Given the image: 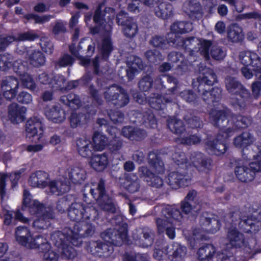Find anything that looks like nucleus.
Listing matches in <instances>:
<instances>
[{"mask_svg": "<svg viewBox=\"0 0 261 261\" xmlns=\"http://www.w3.org/2000/svg\"><path fill=\"white\" fill-rule=\"evenodd\" d=\"M76 146L79 153L84 158L92 156L95 150V148L91 141L86 139H79L76 141Z\"/></svg>", "mask_w": 261, "mask_h": 261, "instance_id": "nucleus-28", "label": "nucleus"}, {"mask_svg": "<svg viewBox=\"0 0 261 261\" xmlns=\"http://www.w3.org/2000/svg\"><path fill=\"white\" fill-rule=\"evenodd\" d=\"M192 175L187 168L179 166L175 171L170 172L168 177L169 185L174 189L187 187L191 183Z\"/></svg>", "mask_w": 261, "mask_h": 261, "instance_id": "nucleus-8", "label": "nucleus"}, {"mask_svg": "<svg viewBox=\"0 0 261 261\" xmlns=\"http://www.w3.org/2000/svg\"><path fill=\"white\" fill-rule=\"evenodd\" d=\"M173 6L169 3H160L155 8V15L163 19H167L173 15Z\"/></svg>", "mask_w": 261, "mask_h": 261, "instance_id": "nucleus-38", "label": "nucleus"}, {"mask_svg": "<svg viewBox=\"0 0 261 261\" xmlns=\"http://www.w3.org/2000/svg\"><path fill=\"white\" fill-rule=\"evenodd\" d=\"M23 169L15 172L14 173H4L0 172V196L2 199H3L6 195V180L9 178L12 182V187L13 188L17 184V181L20 177V175L23 172Z\"/></svg>", "mask_w": 261, "mask_h": 261, "instance_id": "nucleus-26", "label": "nucleus"}, {"mask_svg": "<svg viewBox=\"0 0 261 261\" xmlns=\"http://www.w3.org/2000/svg\"><path fill=\"white\" fill-rule=\"evenodd\" d=\"M184 119L188 127L191 128H201L203 126V122L201 119L191 113L186 114L184 116Z\"/></svg>", "mask_w": 261, "mask_h": 261, "instance_id": "nucleus-52", "label": "nucleus"}, {"mask_svg": "<svg viewBox=\"0 0 261 261\" xmlns=\"http://www.w3.org/2000/svg\"><path fill=\"white\" fill-rule=\"evenodd\" d=\"M239 59L241 63L245 66H251L254 71L261 70V58L254 51H241L239 54Z\"/></svg>", "mask_w": 261, "mask_h": 261, "instance_id": "nucleus-18", "label": "nucleus"}, {"mask_svg": "<svg viewBox=\"0 0 261 261\" xmlns=\"http://www.w3.org/2000/svg\"><path fill=\"white\" fill-rule=\"evenodd\" d=\"M75 61V59L71 56L65 54L61 56L58 60L54 61V65L56 68L71 66Z\"/></svg>", "mask_w": 261, "mask_h": 261, "instance_id": "nucleus-55", "label": "nucleus"}, {"mask_svg": "<svg viewBox=\"0 0 261 261\" xmlns=\"http://www.w3.org/2000/svg\"><path fill=\"white\" fill-rule=\"evenodd\" d=\"M196 88L203 100L207 104L218 102L221 99L222 90L218 87L213 88L211 90L206 89L205 87Z\"/></svg>", "mask_w": 261, "mask_h": 261, "instance_id": "nucleus-19", "label": "nucleus"}, {"mask_svg": "<svg viewBox=\"0 0 261 261\" xmlns=\"http://www.w3.org/2000/svg\"><path fill=\"white\" fill-rule=\"evenodd\" d=\"M165 251L170 261H181L187 254V248L176 243L167 246Z\"/></svg>", "mask_w": 261, "mask_h": 261, "instance_id": "nucleus-23", "label": "nucleus"}, {"mask_svg": "<svg viewBox=\"0 0 261 261\" xmlns=\"http://www.w3.org/2000/svg\"><path fill=\"white\" fill-rule=\"evenodd\" d=\"M153 79L150 74H146L143 76L138 82L140 90L143 91H148L153 85Z\"/></svg>", "mask_w": 261, "mask_h": 261, "instance_id": "nucleus-59", "label": "nucleus"}, {"mask_svg": "<svg viewBox=\"0 0 261 261\" xmlns=\"http://www.w3.org/2000/svg\"><path fill=\"white\" fill-rule=\"evenodd\" d=\"M231 114L229 110L215 109H212L209 114L211 123L222 131L225 138H227L230 135V134H228L227 128L231 124Z\"/></svg>", "mask_w": 261, "mask_h": 261, "instance_id": "nucleus-5", "label": "nucleus"}, {"mask_svg": "<svg viewBox=\"0 0 261 261\" xmlns=\"http://www.w3.org/2000/svg\"><path fill=\"white\" fill-rule=\"evenodd\" d=\"M18 87V79L13 76L5 77L1 81V89L7 100H11L16 96Z\"/></svg>", "mask_w": 261, "mask_h": 261, "instance_id": "nucleus-12", "label": "nucleus"}, {"mask_svg": "<svg viewBox=\"0 0 261 261\" xmlns=\"http://www.w3.org/2000/svg\"><path fill=\"white\" fill-rule=\"evenodd\" d=\"M148 164L150 167L156 173H163L164 172V163L158 155L154 152H151L148 154Z\"/></svg>", "mask_w": 261, "mask_h": 261, "instance_id": "nucleus-46", "label": "nucleus"}, {"mask_svg": "<svg viewBox=\"0 0 261 261\" xmlns=\"http://www.w3.org/2000/svg\"><path fill=\"white\" fill-rule=\"evenodd\" d=\"M26 248L35 249L37 251L41 252L50 248V245L45 238L42 236L38 235L34 237H31Z\"/></svg>", "mask_w": 261, "mask_h": 261, "instance_id": "nucleus-29", "label": "nucleus"}, {"mask_svg": "<svg viewBox=\"0 0 261 261\" xmlns=\"http://www.w3.org/2000/svg\"><path fill=\"white\" fill-rule=\"evenodd\" d=\"M98 204L103 211L111 214L116 213L118 210L116 204L108 195L106 198L99 200Z\"/></svg>", "mask_w": 261, "mask_h": 261, "instance_id": "nucleus-49", "label": "nucleus"}, {"mask_svg": "<svg viewBox=\"0 0 261 261\" xmlns=\"http://www.w3.org/2000/svg\"><path fill=\"white\" fill-rule=\"evenodd\" d=\"M190 160L194 166L199 172L207 173L212 169V160L210 158L205 156L201 153L194 152L192 153Z\"/></svg>", "mask_w": 261, "mask_h": 261, "instance_id": "nucleus-17", "label": "nucleus"}, {"mask_svg": "<svg viewBox=\"0 0 261 261\" xmlns=\"http://www.w3.org/2000/svg\"><path fill=\"white\" fill-rule=\"evenodd\" d=\"M50 192L56 195L62 194L69 190V186L61 180H53L49 182Z\"/></svg>", "mask_w": 261, "mask_h": 261, "instance_id": "nucleus-48", "label": "nucleus"}, {"mask_svg": "<svg viewBox=\"0 0 261 261\" xmlns=\"http://www.w3.org/2000/svg\"><path fill=\"white\" fill-rule=\"evenodd\" d=\"M149 43L154 47L165 49L167 46V39L163 36L155 35L149 40Z\"/></svg>", "mask_w": 261, "mask_h": 261, "instance_id": "nucleus-60", "label": "nucleus"}, {"mask_svg": "<svg viewBox=\"0 0 261 261\" xmlns=\"http://www.w3.org/2000/svg\"><path fill=\"white\" fill-rule=\"evenodd\" d=\"M234 173L237 178L242 182L252 181L256 172L261 171V151L257 155L256 161L248 163L242 160L235 161Z\"/></svg>", "mask_w": 261, "mask_h": 261, "instance_id": "nucleus-3", "label": "nucleus"}, {"mask_svg": "<svg viewBox=\"0 0 261 261\" xmlns=\"http://www.w3.org/2000/svg\"><path fill=\"white\" fill-rule=\"evenodd\" d=\"M212 45L211 40H199L192 37L184 39L182 47L188 51L191 56L199 53L205 60H208L209 49Z\"/></svg>", "mask_w": 261, "mask_h": 261, "instance_id": "nucleus-4", "label": "nucleus"}, {"mask_svg": "<svg viewBox=\"0 0 261 261\" xmlns=\"http://www.w3.org/2000/svg\"><path fill=\"white\" fill-rule=\"evenodd\" d=\"M225 85L227 91L231 94L239 95L240 98H231L230 105L236 110H244L250 102V92L235 77L227 76L225 79Z\"/></svg>", "mask_w": 261, "mask_h": 261, "instance_id": "nucleus-2", "label": "nucleus"}, {"mask_svg": "<svg viewBox=\"0 0 261 261\" xmlns=\"http://www.w3.org/2000/svg\"><path fill=\"white\" fill-rule=\"evenodd\" d=\"M253 142L252 135L249 132H244L234 138L233 143L237 147L243 148L251 145Z\"/></svg>", "mask_w": 261, "mask_h": 261, "instance_id": "nucleus-44", "label": "nucleus"}, {"mask_svg": "<svg viewBox=\"0 0 261 261\" xmlns=\"http://www.w3.org/2000/svg\"><path fill=\"white\" fill-rule=\"evenodd\" d=\"M226 230L227 239L231 246L240 248L244 245V236L236 227H229L226 228Z\"/></svg>", "mask_w": 261, "mask_h": 261, "instance_id": "nucleus-25", "label": "nucleus"}, {"mask_svg": "<svg viewBox=\"0 0 261 261\" xmlns=\"http://www.w3.org/2000/svg\"><path fill=\"white\" fill-rule=\"evenodd\" d=\"M135 243L142 247H148L152 245L154 241V233L148 227L136 229L132 236Z\"/></svg>", "mask_w": 261, "mask_h": 261, "instance_id": "nucleus-11", "label": "nucleus"}, {"mask_svg": "<svg viewBox=\"0 0 261 261\" xmlns=\"http://www.w3.org/2000/svg\"><path fill=\"white\" fill-rule=\"evenodd\" d=\"M199 75L196 80H193L192 86L196 87H205V85L212 86L217 82V75L213 69L203 64L199 65Z\"/></svg>", "mask_w": 261, "mask_h": 261, "instance_id": "nucleus-10", "label": "nucleus"}, {"mask_svg": "<svg viewBox=\"0 0 261 261\" xmlns=\"http://www.w3.org/2000/svg\"><path fill=\"white\" fill-rule=\"evenodd\" d=\"M127 233L115 228H109L102 232L100 236L105 241L115 246H121L126 239Z\"/></svg>", "mask_w": 261, "mask_h": 261, "instance_id": "nucleus-15", "label": "nucleus"}, {"mask_svg": "<svg viewBox=\"0 0 261 261\" xmlns=\"http://www.w3.org/2000/svg\"><path fill=\"white\" fill-rule=\"evenodd\" d=\"M88 121L87 115L82 112H73L69 117L70 125L73 128L81 127Z\"/></svg>", "mask_w": 261, "mask_h": 261, "instance_id": "nucleus-43", "label": "nucleus"}, {"mask_svg": "<svg viewBox=\"0 0 261 261\" xmlns=\"http://www.w3.org/2000/svg\"><path fill=\"white\" fill-rule=\"evenodd\" d=\"M50 210L47 209L44 206L37 200L33 201L32 203L29 205V211L32 215H37L38 216L46 213V211Z\"/></svg>", "mask_w": 261, "mask_h": 261, "instance_id": "nucleus-56", "label": "nucleus"}, {"mask_svg": "<svg viewBox=\"0 0 261 261\" xmlns=\"http://www.w3.org/2000/svg\"><path fill=\"white\" fill-rule=\"evenodd\" d=\"M86 250L92 255L98 257L108 256L113 252L112 247L100 241H91L87 243Z\"/></svg>", "mask_w": 261, "mask_h": 261, "instance_id": "nucleus-14", "label": "nucleus"}, {"mask_svg": "<svg viewBox=\"0 0 261 261\" xmlns=\"http://www.w3.org/2000/svg\"><path fill=\"white\" fill-rule=\"evenodd\" d=\"M23 18L28 21L33 19L35 24H42L48 21L51 18H53V16L50 15L40 16L36 14L29 13L24 15L23 16Z\"/></svg>", "mask_w": 261, "mask_h": 261, "instance_id": "nucleus-57", "label": "nucleus"}, {"mask_svg": "<svg viewBox=\"0 0 261 261\" xmlns=\"http://www.w3.org/2000/svg\"><path fill=\"white\" fill-rule=\"evenodd\" d=\"M49 175L43 171H38L31 174L29 182L33 187L44 188L48 184Z\"/></svg>", "mask_w": 261, "mask_h": 261, "instance_id": "nucleus-30", "label": "nucleus"}, {"mask_svg": "<svg viewBox=\"0 0 261 261\" xmlns=\"http://www.w3.org/2000/svg\"><path fill=\"white\" fill-rule=\"evenodd\" d=\"M84 204L81 202L72 203L68 208V216L72 221H79L83 219Z\"/></svg>", "mask_w": 261, "mask_h": 261, "instance_id": "nucleus-33", "label": "nucleus"}, {"mask_svg": "<svg viewBox=\"0 0 261 261\" xmlns=\"http://www.w3.org/2000/svg\"><path fill=\"white\" fill-rule=\"evenodd\" d=\"M224 137L219 134L216 138L205 142V150L208 154L220 155L225 152L227 147L222 139V138L225 139Z\"/></svg>", "mask_w": 261, "mask_h": 261, "instance_id": "nucleus-16", "label": "nucleus"}, {"mask_svg": "<svg viewBox=\"0 0 261 261\" xmlns=\"http://www.w3.org/2000/svg\"><path fill=\"white\" fill-rule=\"evenodd\" d=\"M127 65L128 67L137 70H142L144 67L142 59L134 55H131L127 58Z\"/></svg>", "mask_w": 261, "mask_h": 261, "instance_id": "nucleus-58", "label": "nucleus"}, {"mask_svg": "<svg viewBox=\"0 0 261 261\" xmlns=\"http://www.w3.org/2000/svg\"><path fill=\"white\" fill-rule=\"evenodd\" d=\"M226 228L236 227L245 233H256L261 228V221L254 216H249L244 208H234L224 216Z\"/></svg>", "mask_w": 261, "mask_h": 261, "instance_id": "nucleus-1", "label": "nucleus"}, {"mask_svg": "<svg viewBox=\"0 0 261 261\" xmlns=\"http://www.w3.org/2000/svg\"><path fill=\"white\" fill-rule=\"evenodd\" d=\"M184 12L192 19L200 18L202 17V8L195 0H189L185 2L183 5Z\"/></svg>", "mask_w": 261, "mask_h": 261, "instance_id": "nucleus-27", "label": "nucleus"}, {"mask_svg": "<svg viewBox=\"0 0 261 261\" xmlns=\"http://www.w3.org/2000/svg\"><path fill=\"white\" fill-rule=\"evenodd\" d=\"M70 244L66 243L65 244L58 248L60 250L62 256L66 259L73 258L76 255V252L74 248L70 246Z\"/></svg>", "mask_w": 261, "mask_h": 261, "instance_id": "nucleus-62", "label": "nucleus"}, {"mask_svg": "<svg viewBox=\"0 0 261 261\" xmlns=\"http://www.w3.org/2000/svg\"><path fill=\"white\" fill-rule=\"evenodd\" d=\"M29 60L31 65L34 67H39L44 65L46 58L40 50H34L29 55Z\"/></svg>", "mask_w": 261, "mask_h": 261, "instance_id": "nucleus-45", "label": "nucleus"}, {"mask_svg": "<svg viewBox=\"0 0 261 261\" xmlns=\"http://www.w3.org/2000/svg\"><path fill=\"white\" fill-rule=\"evenodd\" d=\"M137 118L146 127L154 128L157 126L156 119L152 111L147 109L138 114Z\"/></svg>", "mask_w": 261, "mask_h": 261, "instance_id": "nucleus-31", "label": "nucleus"}, {"mask_svg": "<svg viewBox=\"0 0 261 261\" xmlns=\"http://www.w3.org/2000/svg\"><path fill=\"white\" fill-rule=\"evenodd\" d=\"M192 30V24L187 21H175L170 26L171 32L174 34H184Z\"/></svg>", "mask_w": 261, "mask_h": 261, "instance_id": "nucleus-47", "label": "nucleus"}, {"mask_svg": "<svg viewBox=\"0 0 261 261\" xmlns=\"http://www.w3.org/2000/svg\"><path fill=\"white\" fill-rule=\"evenodd\" d=\"M15 237L19 244L27 247L32 236L29 230L26 227L19 226L16 229Z\"/></svg>", "mask_w": 261, "mask_h": 261, "instance_id": "nucleus-42", "label": "nucleus"}, {"mask_svg": "<svg viewBox=\"0 0 261 261\" xmlns=\"http://www.w3.org/2000/svg\"><path fill=\"white\" fill-rule=\"evenodd\" d=\"M171 101L167 98H165L161 95H157L156 96L150 98L149 103L150 106L153 109L160 110L163 109L165 103L169 102Z\"/></svg>", "mask_w": 261, "mask_h": 261, "instance_id": "nucleus-53", "label": "nucleus"}, {"mask_svg": "<svg viewBox=\"0 0 261 261\" xmlns=\"http://www.w3.org/2000/svg\"><path fill=\"white\" fill-rule=\"evenodd\" d=\"M72 234L71 244L79 246L82 243V238L92 236L95 232V226L84 221L77 222L74 225Z\"/></svg>", "mask_w": 261, "mask_h": 261, "instance_id": "nucleus-7", "label": "nucleus"}, {"mask_svg": "<svg viewBox=\"0 0 261 261\" xmlns=\"http://www.w3.org/2000/svg\"><path fill=\"white\" fill-rule=\"evenodd\" d=\"M93 141L94 144V148L97 150L103 149L107 143L106 138L99 132H95L93 135Z\"/></svg>", "mask_w": 261, "mask_h": 261, "instance_id": "nucleus-63", "label": "nucleus"}, {"mask_svg": "<svg viewBox=\"0 0 261 261\" xmlns=\"http://www.w3.org/2000/svg\"><path fill=\"white\" fill-rule=\"evenodd\" d=\"M162 215L164 218H156L155 222L159 233H163L169 225L172 224L171 219L179 220L182 217L180 211L175 207L167 206L163 208L162 211Z\"/></svg>", "mask_w": 261, "mask_h": 261, "instance_id": "nucleus-9", "label": "nucleus"}, {"mask_svg": "<svg viewBox=\"0 0 261 261\" xmlns=\"http://www.w3.org/2000/svg\"><path fill=\"white\" fill-rule=\"evenodd\" d=\"M251 118L242 115H236L231 114V124L227 128L228 134L230 135L239 128H245L251 125Z\"/></svg>", "mask_w": 261, "mask_h": 261, "instance_id": "nucleus-24", "label": "nucleus"}, {"mask_svg": "<svg viewBox=\"0 0 261 261\" xmlns=\"http://www.w3.org/2000/svg\"><path fill=\"white\" fill-rule=\"evenodd\" d=\"M121 90V87L116 85H113L106 88L103 92V96L106 101L112 104L117 95V92H120Z\"/></svg>", "mask_w": 261, "mask_h": 261, "instance_id": "nucleus-54", "label": "nucleus"}, {"mask_svg": "<svg viewBox=\"0 0 261 261\" xmlns=\"http://www.w3.org/2000/svg\"><path fill=\"white\" fill-rule=\"evenodd\" d=\"M90 163L94 169L97 171H102L108 164L107 155L105 153L95 154L92 157Z\"/></svg>", "mask_w": 261, "mask_h": 261, "instance_id": "nucleus-39", "label": "nucleus"}, {"mask_svg": "<svg viewBox=\"0 0 261 261\" xmlns=\"http://www.w3.org/2000/svg\"><path fill=\"white\" fill-rule=\"evenodd\" d=\"M216 252V249L212 244H205L200 247L197 251L198 258L200 261H209Z\"/></svg>", "mask_w": 261, "mask_h": 261, "instance_id": "nucleus-41", "label": "nucleus"}, {"mask_svg": "<svg viewBox=\"0 0 261 261\" xmlns=\"http://www.w3.org/2000/svg\"><path fill=\"white\" fill-rule=\"evenodd\" d=\"M45 114L48 119L54 123H61L65 119V112L57 106L47 109Z\"/></svg>", "mask_w": 261, "mask_h": 261, "instance_id": "nucleus-35", "label": "nucleus"}, {"mask_svg": "<svg viewBox=\"0 0 261 261\" xmlns=\"http://www.w3.org/2000/svg\"><path fill=\"white\" fill-rule=\"evenodd\" d=\"M90 193L97 203L100 199L106 198L108 196L105 189V181L100 179L96 189H91Z\"/></svg>", "mask_w": 261, "mask_h": 261, "instance_id": "nucleus-50", "label": "nucleus"}, {"mask_svg": "<svg viewBox=\"0 0 261 261\" xmlns=\"http://www.w3.org/2000/svg\"><path fill=\"white\" fill-rule=\"evenodd\" d=\"M13 57L9 54H4L0 55V69L6 71L12 66Z\"/></svg>", "mask_w": 261, "mask_h": 261, "instance_id": "nucleus-61", "label": "nucleus"}, {"mask_svg": "<svg viewBox=\"0 0 261 261\" xmlns=\"http://www.w3.org/2000/svg\"><path fill=\"white\" fill-rule=\"evenodd\" d=\"M129 102V96L125 90L121 87V90L117 92L116 98L111 105L117 108L125 106Z\"/></svg>", "mask_w": 261, "mask_h": 261, "instance_id": "nucleus-51", "label": "nucleus"}, {"mask_svg": "<svg viewBox=\"0 0 261 261\" xmlns=\"http://www.w3.org/2000/svg\"><path fill=\"white\" fill-rule=\"evenodd\" d=\"M27 108L16 102H12L8 107V114L9 119L14 124L22 122L25 119Z\"/></svg>", "mask_w": 261, "mask_h": 261, "instance_id": "nucleus-20", "label": "nucleus"}, {"mask_svg": "<svg viewBox=\"0 0 261 261\" xmlns=\"http://www.w3.org/2000/svg\"><path fill=\"white\" fill-rule=\"evenodd\" d=\"M68 177L73 184H81L86 178V172L81 167H72L68 170Z\"/></svg>", "mask_w": 261, "mask_h": 261, "instance_id": "nucleus-36", "label": "nucleus"}, {"mask_svg": "<svg viewBox=\"0 0 261 261\" xmlns=\"http://www.w3.org/2000/svg\"><path fill=\"white\" fill-rule=\"evenodd\" d=\"M122 134L125 137L132 141H140L146 136L144 130L130 126L124 127L122 129Z\"/></svg>", "mask_w": 261, "mask_h": 261, "instance_id": "nucleus-32", "label": "nucleus"}, {"mask_svg": "<svg viewBox=\"0 0 261 261\" xmlns=\"http://www.w3.org/2000/svg\"><path fill=\"white\" fill-rule=\"evenodd\" d=\"M25 132L27 137L36 138L39 140L43 134L42 123L39 119L35 117L29 119L25 124Z\"/></svg>", "mask_w": 261, "mask_h": 261, "instance_id": "nucleus-21", "label": "nucleus"}, {"mask_svg": "<svg viewBox=\"0 0 261 261\" xmlns=\"http://www.w3.org/2000/svg\"><path fill=\"white\" fill-rule=\"evenodd\" d=\"M199 225L203 231L215 233L220 229L221 222L217 216L204 213L200 217Z\"/></svg>", "mask_w": 261, "mask_h": 261, "instance_id": "nucleus-13", "label": "nucleus"}, {"mask_svg": "<svg viewBox=\"0 0 261 261\" xmlns=\"http://www.w3.org/2000/svg\"><path fill=\"white\" fill-rule=\"evenodd\" d=\"M39 217L33 223V227L37 230L47 228L50 225V220L55 218V215L52 210L46 211L45 214Z\"/></svg>", "mask_w": 261, "mask_h": 261, "instance_id": "nucleus-34", "label": "nucleus"}, {"mask_svg": "<svg viewBox=\"0 0 261 261\" xmlns=\"http://www.w3.org/2000/svg\"><path fill=\"white\" fill-rule=\"evenodd\" d=\"M116 22L122 27V32L126 37L132 38L137 34L138 28L136 21L125 11L121 10L117 14Z\"/></svg>", "mask_w": 261, "mask_h": 261, "instance_id": "nucleus-6", "label": "nucleus"}, {"mask_svg": "<svg viewBox=\"0 0 261 261\" xmlns=\"http://www.w3.org/2000/svg\"><path fill=\"white\" fill-rule=\"evenodd\" d=\"M178 81L175 77L167 75V79L166 82L165 89L167 90V92L168 91L171 93H175L178 88Z\"/></svg>", "mask_w": 261, "mask_h": 261, "instance_id": "nucleus-64", "label": "nucleus"}, {"mask_svg": "<svg viewBox=\"0 0 261 261\" xmlns=\"http://www.w3.org/2000/svg\"><path fill=\"white\" fill-rule=\"evenodd\" d=\"M227 38L233 43L242 42L244 39L242 28L236 23L230 25L227 30Z\"/></svg>", "mask_w": 261, "mask_h": 261, "instance_id": "nucleus-37", "label": "nucleus"}, {"mask_svg": "<svg viewBox=\"0 0 261 261\" xmlns=\"http://www.w3.org/2000/svg\"><path fill=\"white\" fill-rule=\"evenodd\" d=\"M72 234L71 228L65 227L62 231H55L50 236V239L57 247L59 248L66 243H71Z\"/></svg>", "mask_w": 261, "mask_h": 261, "instance_id": "nucleus-22", "label": "nucleus"}, {"mask_svg": "<svg viewBox=\"0 0 261 261\" xmlns=\"http://www.w3.org/2000/svg\"><path fill=\"white\" fill-rule=\"evenodd\" d=\"M167 126L171 132L177 135H181L186 132L182 121L175 118H168L167 120Z\"/></svg>", "mask_w": 261, "mask_h": 261, "instance_id": "nucleus-40", "label": "nucleus"}]
</instances>
